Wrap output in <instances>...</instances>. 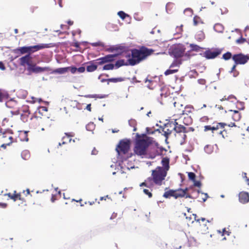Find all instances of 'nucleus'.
Instances as JSON below:
<instances>
[{"label": "nucleus", "instance_id": "nucleus-1", "mask_svg": "<svg viewBox=\"0 0 249 249\" xmlns=\"http://www.w3.org/2000/svg\"><path fill=\"white\" fill-rule=\"evenodd\" d=\"M151 175V177L147 178L144 182L141 184L140 186L150 188L153 185L152 181L156 185H161L162 181L165 179L167 172L162 167L158 166L155 170H152Z\"/></svg>", "mask_w": 249, "mask_h": 249}, {"label": "nucleus", "instance_id": "nucleus-2", "mask_svg": "<svg viewBox=\"0 0 249 249\" xmlns=\"http://www.w3.org/2000/svg\"><path fill=\"white\" fill-rule=\"evenodd\" d=\"M131 52V57L128 59V61L129 65L134 66L151 55L153 53L154 50L142 46L139 49H132Z\"/></svg>", "mask_w": 249, "mask_h": 249}, {"label": "nucleus", "instance_id": "nucleus-3", "mask_svg": "<svg viewBox=\"0 0 249 249\" xmlns=\"http://www.w3.org/2000/svg\"><path fill=\"white\" fill-rule=\"evenodd\" d=\"M150 143L147 137H142L137 134L134 149V153L138 156H145Z\"/></svg>", "mask_w": 249, "mask_h": 249}, {"label": "nucleus", "instance_id": "nucleus-4", "mask_svg": "<svg viewBox=\"0 0 249 249\" xmlns=\"http://www.w3.org/2000/svg\"><path fill=\"white\" fill-rule=\"evenodd\" d=\"M48 111V108L45 107H39L37 110L35 112V115L34 118H31L32 122L31 125L35 129L39 130L40 129L42 131L44 130V127L46 126L45 124L46 119L40 116H37V113L40 114L42 116L45 115L44 113Z\"/></svg>", "mask_w": 249, "mask_h": 249}, {"label": "nucleus", "instance_id": "nucleus-5", "mask_svg": "<svg viewBox=\"0 0 249 249\" xmlns=\"http://www.w3.org/2000/svg\"><path fill=\"white\" fill-rule=\"evenodd\" d=\"M214 129L213 133L215 135H217L219 136H221L223 138H225L228 137V133L225 129L226 126L232 127L235 126L234 123H231V124H228L225 123H213Z\"/></svg>", "mask_w": 249, "mask_h": 249}, {"label": "nucleus", "instance_id": "nucleus-6", "mask_svg": "<svg viewBox=\"0 0 249 249\" xmlns=\"http://www.w3.org/2000/svg\"><path fill=\"white\" fill-rule=\"evenodd\" d=\"M176 120L174 121L175 128L174 131L176 132L175 134V136L182 143L184 142L186 135L185 133L187 132L186 128L184 126L178 124L176 122Z\"/></svg>", "mask_w": 249, "mask_h": 249}, {"label": "nucleus", "instance_id": "nucleus-7", "mask_svg": "<svg viewBox=\"0 0 249 249\" xmlns=\"http://www.w3.org/2000/svg\"><path fill=\"white\" fill-rule=\"evenodd\" d=\"M130 147V141L127 139H123L119 142L116 150L118 155H124L128 152Z\"/></svg>", "mask_w": 249, "mask_h": 249}, {"label": "nucleus", "instance_id": "nucleus-8", "mask_svg": "<svg viewBox=\"0 0 249 249\" xmlns=\"http://www.w3.org/2000/svg\"><path fill=\"white\" fill-rule=\"evenodd\" d=\"M163 151H165L163 148L157 145L149 146L145 156L148 158L154 159L157 156L162 155Z\"/></svg>", "mask_w": 249, "mask_h": 249}, {"label": "nucleus", "instance_id": "nucleus-9", "mask_svg": "<svg viewBox=\"0 0 249 249\" xmlns=\"http://www.w3.org/2000/svg\"><path fill=\"white\" fill-rule=\"evenodd\" d=\"M0 141L1 142V147L5 148L13 142L12 133L9 132L2 133L0 132Z\"/></svg>", "mask_w": 249, "mask_h": 249}, {"label": "nucleus", "instance_id": "nucleus-10", "mask_svg": "<svg viewBox=\"0 0 249 249\" xmlns=\"http://www.w3.org/2000/svg\"><path fill=\"white\" fill-rule=\"evenodd\" d=\"M234 64L236 65L245 64L249 60V54L242 53L235 54L232 57Z\"/></svg>", "mask_w": 249, "mask_h": 249}, {"label": "nucleus", "instance_id": "nucleus-11", "mask_svg": "<svg viewBox=\"0 0 249 249\" xmlns=\"http://www.w3.org/2000/svg\"><path fill=\"white\" fill-rule=\"evenodd\" d=\"M197 222H198L199 226L197 227V232L200 234H205L209 233V227L207 223H209L208 220H206L204 218L197 219Z\"/></svg>", "mask_w": 249, "mask_h": 249}, {"label": "nucleus", "instance_id": "nucleus-12", "mask_svg": "<svg viewBox=\"0 0 249 249\" xmlns=\"http://www.w3.org/2000/svg\"><path fill=\"white\" fill-rule=\"evenodd\" d=\"M54 46V45L53 43H41L35 46H27L28 53L30 55L31 53L40 50H42L45 48H52Z\"/></svg>", "mask_w": 249, "mask_h": 249}, {"label": "nucleus", "instance_id": "nucleus-13", "mask_svg": "<svg viewBox=\"0 0 249 249\" xmlns=\"http://www.w3.org/2000/svg\"><path fill=\"white\" fill-rule=\"evenodd\" d=\"M185 51V47L182 45L175 46L172 50V53L176 58L181 57Z\"/></svg>", "mask_w": 249, "mask_h": 249}, {"label": "nucleus", "instance_id": "nucleus-14", "mask_svg": "<svg viewBox=\"0 0 249 249\" xmlns=\"http://www.w3.org/2000/svg\"><path fill=\"white\" fill-rule=\"evenodd\" d=\"M27 70L29 71L36 73L50 71V69L48 67H40L37 66L35 64H32V65H30L29 67H28Z\"/></svg>", "mask_w": 249, "mask_h": 249}, {"label": "nucleus", "instance_id": "nucleus-15", "mask_svg": "<svg viewBox=\"0 0 249 249\" xmlns=\"http://www.w3.org/2000/svg\"><path fill=\"white\" fill-rule=\"evenodd\" d=\"M175 128V123L174 122H170L167 123L164 125V127L163 128L162 131L164 133V135L166 138H168L169 135H170L172 131L174 130Z\"/></svg>", "mask_w": 249, "mask_h": 249}, {"label": "nucleus", "instance_id": "nucleus-16", "mask_svg": "<svg viewBox=\"0 0 249 249\" xmlns=\"http://www.w3.org/2000/svg\"><path fill=\"white\" fill-rule=\"evenodd\" d=\"M22 113L20 114L21 120L23 122L28 121L30 114H31L29 107L28 106H23L22 107Z\"/></svg>", "mask_w": 249, "mask_h": 249}, {"label": "nucleus", "instance_id": "nucleus-17", "mask_svg": "<svg viewBox=\"0 0 249 249\" xmlns=\"http://www.w3.org/2000/svg\"><path fill=\"white\" fill-rule=\"evenodd\" d=\"M220 53L221 51L220 50H216L215 51H211L210 50H208L205 51L203 53V56L207 59H213L216 57Z\"/></svg>", "mask_w": 249, "mask_h": 249}, {"label": "nucleus", "instance_id": "nucleus-18", "mask_svg": "<svg viewBox=\"0 0 249 249\" xmlns=\"http://www.w3.org/2000/svg\"><path fill=\"white\" fill-rule=\"evenodd\" d=\"M32 57L29 54H26V55L21 57L19 58V64L21 66H24L26 64L29 67L30 65H32L31 63Z\"/></svg>", "mask_w": 249, "mask_h": 249}, {"label": "nucleus", "instance_id": "nucleus-19", "mask_svg": "<svg viewBox=\"0 0 249 249\" xmlns=\"http://www.w3.org/2000/svg\"><path fill=\"white\" fill-rule=\"evenodd\" d=\"M239 200L243 203L245 204L249 202V194L245 191L241 192L239 194Z\"/></svg>", "mask_w": 249, "mask_h": 249}, {"label": "nucleus", "instance_id": "nucleus-20", "mask_svg": "<svg viewBox=\"0 0 249 249\" xmlns=\"http://www.w3.org/2000/svg\"><path fill=\"white\" fill-rule=\"evenodd\" d=\"M20 202L18 203V210L20 211H24L26 210L27 203L26 199L24 197H21V199L19 200Z\"/></svg>", "mask_w": 249, "mask_h": 249}, {"label": "nucleus", "instance_id": "nucleus-21", "mask_svg": "<svg viewBox=\"0 0 249 249\" xmlns=\"http://www.w3.org/2000/svg\"><path fill=\"white\" fill-rule=\"evenodd\" d=\"M28 131H20L18 132V139L21 142H28L29 140Z\"/></svg>", "mask_w": 249, "mask_h": 249}, {"label": "nucleus", "instance_id": "nucleus-22", "mask_svg": "<svg viewBox=\"0 0 249 249\" xmlns=\"http://www.w3.org/2000/svg\"><path fill=\"white\" fill-rule=\"evenodd\" d=\"M174 106L175 107V111L178 115H181L183 109V105L179 101H175L174 103Z\"/></svg>", "mask_w": 249, "mask_h": 249}, {"label": "nucleus", "instance_id": "nucleus-23", "mask_svg": "<svg viewBox=\"0 0 249 249\" xmlns=\"http://www.w3.org/2000/svg\"><path fill=\"white\" fill-rule=\"evenodd\" d=\"M6 195L11 199H12L14 201H16L17 200H19L21 199L22 196L20 193H17L16 191H14L13 194H11L9 193L6 194Z\"/></svg>", "mask_w": 249, "mask_h": 249}, {"label": "nucleus", "instance_id": "nucleus-24", "mask_svg": "<svg viewBox=\"0 0 249 249\" xmlns=\"http://www.w3.org/2000/svg\"><path fill=\"white\" fill-rule=\"evenodd\" d=\"M118 55V54H108L104 57H101L104 63L110 62L114 61L115 58Z\"/></svg>", "mask_w": 249, "mask_h": 249}, {"label": "nucleus", "instance_id": "nucleus-25", "mask_svg": "<svg viewBox=\"0 0 249 249\" xmlns=\"http://www.w3.org/2000/svg\"><path fill=\"white\" fill-rule=\"evenodd\" d=\"M175 198L182 197L185 196V191H183L182 189L175 190Z\"/></svg>", "mask_w": 249, "mask_h": 249}, {"label": "nucleus", "instance_id": "nucleus-26", "mask_svg": "<svg viewBox=\"0 0 249 249\" xmlns=\"http://www.w3.org/2000/svg\"><path fill=\"white\" fill-rule=\"evenodd\" d=\"M163 169L167 172L169 169V160L167 158H163L161 160Z\"/></svg>", "mask_w": 249, "mask_h": 249}, {"label": "nucleus", "instance_id": "nucleus-27", "mask_svg": "<svg viewBox=\"0 0 249 249\" xmlns=\"http://www.w3.org/2000/svg\"><path fill=\"white\" fill-rule=\"evenodd\" d=\"M14 52L15 53L19 54H23L26 53H28L27 46L18 48L15 49Z\"/></svg>", "mask_w": 249, "mask_h": 249}, {"label": "nucleus", "instance_id": "nucleus-28", "mask_svg": "<svg viewBox=\"0 0 249 249\" xmlns=\"http://www.w3.org/2000/svg\"><path fill=\"white\" fill-rule=\"evenodd\" d=\"M205 36L204 32L202 31H199L197 32L195 36V38L198 41H202L205 39Z\"/></svg>", "mask_w": 249, "mask_h": 249}, {"label": "nucleus", "instance_id": "nucleus-29", "mask_svg": "<svg viewBox=\"0 0 249 249\" xmlns=\"http://www.w3.org/2000/svg\"><path fill=\"white\" fill-rule=\"evenodd\" d=\"M90 65L87 67V71L88 72H92L97 70V65L92 61L89 62Z\"/></svg>", "mask_w": 249, "mask_h": 249}, {"label": "nucleus", "instance_id": "nucleus-30", "mask_svg": "<svg viewBox=\"0 0 249 249\" xmlns=\"http://www.w3.org/2000/svg\"><path fill=\"white\" fill-rule=\"evenodd\" d=\"M79 103L75 100H70L67 103V107L70 108L71 107L75 108H77Z\"/></svg>", "mask_w": 249, "mask_h": 249}, {"label": "nucleus", "instance_id": "nucleus-31", "mask_svg": "<svg viewBox=\"0 0 249 249\" xmlns=\"http://www.w3.org/2000/svg\"><path fill=\"white\" fill-rule=\"evenodd\" d=\"M193 109V107L192 106H186L185 107H183L182 112L181 113V115H188L192 112Z\"/></svg>", "mask_w": 249, "mask_h": 249}, {"label": "nucleus", "instance_id": "nucleus-32", "mask_svg": "<svg viewBox=\"0 0 249 249\" xmlns=\"http://www.w3.org/2000/svg\"><path fill=\"white\" fill-rule=\"evenodd\" d=\"M163 196L165 198H170L171 196L175 197V191L173 190H170L168 191H166Z\"/></svg>", "mask_w": 249, "mask_h": 249}, {"label": "nucleus", "instance_id": "nucleus-33", "mask_svg": "<svg viewBox=\"0 0 249 249\" xmlns=\"http://www.w3.org/2000/svg\"><path fill=\"white\" fill-rule=\"evenodd\" d=\"M107 84L108 85L109 82L113 83H117L122 82L124 80V79L122 77H118V78H111L109 79H107Z\"/></svg>", "mask_w": 249, "mask_h": 249}, {"label": "nucleus", "instance_id": "nucleus-34", "mask_svg": "<svg viewBox=\"0 0 249 249\" xmlns=\"http://www.w3.org/2000/svg\"><path fill=\"white\" fill-rule=\"evenodd\" d=\"M236 66H237V65L236 64H234V65L232 67L231 71H230V72L231 73H232V75L235 77H237L239 74V72L236 69Z\"/></svg>", "mask_w": 249, "mask_h": 249}, {"label": "nucleus", "instance_id": "nucleus-35", "mask_svg": "<svg viewBox=\"0 0 249 249\" xmlns=\"http://www.w3.org/2000/svg\"><path fill=\"white\" fill-rule=\"evenodd\" d=\"M66 136L63 137V142L62 143V144H65L67 142V141H68L69 142H70L71 141V137H72V135L71 134H68V133H66Z\"/></svg>", "mask_w": 249, "mask_h": 249}, {"label": "nucleus", "instance_id": "nucleus-36", "mask_svg": "<svg viewBox=\"0 0 249 249\" xmlns=\"http://www.w3.org/2000/svg\"><path fill=\"white\" fill-rule=\"evenodd\" d=\"M241 118V114L238 111L234 110L233 114L232 115V119L235 121H238L240 120Z\"/></svg>", "mask_w": 249, "mask_h": 249}, {"label": "nucleus", "instance_id": "nucleus-37", "mask_svg": "<svg viewBox=\"0 0 249 249\" xmlns=\"http://www.w3.org/2000/svg\"><path fill=\"white\" fill-rule=\"evenodd\" d=\"M190 47L191 48V51H195V52H199L201 50L203 49V48L200 47L198 45L195 44H191L190 45Z\"/></svg>", "mask_w": 249, "mask_h": 249}, {"label": "nucleus", "instance_id": "nucleus-38", "mask_svg": "<svg viewBox=\"0 0 249 249\" xmlns=\"http://www.w3.org/2000/svg\"><path fill=\"white\" fill-rule=\"evenodd\" d=\"M69 68L67 67L58 68L54 71V72L63 74L68 71Z\"/></svg>", "mask_w": 249, "mask_h": 249}, {"label": "nucleus", "instance_id": "nucleus-39", "mask_svg": "<svg viewBox=\"0 0 249 249\" xmlns=\"http://www.w3.org/2000/svg\"><path fill=\"white\" fill-rule=\"evenodd\" d=\"M129 125L133 128V131H135L137 130V122L135 120L131 119L128 122Z\"/></svg>", "mask_w": 249, "mask_h": 249}, {"label": "nucleus", "instance_id": "nucleus-40", "mask_svg": "<svg viewBox=\"0 0 249 249\" xmlns=\"http://www.w3.org/2000/svg\"><path fill=\"white\" fill-rule=\"evenodd\" d=\"M125 65H127V64H126L125 63L124 60L123 59L119 60L117 61L115 63V66L117 68H119L121 66H123Z\"/></svg>", "mask_w": 249, "mask_h": 249}, {"label": "nucleus", "instance_id": "nucleus-41", "mask_svg": "<svg viewBox=\"0 0 249 249\" xmlns=\"http://www.w3.org/2000/svg\"><path fill=\"white\" fill-rule=\"evenodd\" d=\"M181 64V60L180 59H178L177 58L175 59L172 63L171 64L170 68H173L175 66H178L180 65Z\"/></svg>", "mask_w": 249, "mask_h": 249}, {"label": "nucleus", "instance_id": "nucleus-42", "mask_svg": "<svg viewBox=\"0 0 249 249\" xmlns=\"http://www.w3.org/2000/svg\"><path fill=\"white\" fill-rule=\"evenodd\" d=\"M232 56L231 53L228 52L223 54L222 58L225 60H228L232 58Z\"/></svg>", "mask_w": 249, "mask_h": 249}, {"label": "nucleus", "instance_id": "nucleus-43", "mask_svg": "<svg viewBox=\"0 0 249 249\" xmlns=\"http://www.w3.org/2000/svg\"><path fill=\"white\" fill-rule=\"evenodd\" d=\"M201 22L200 18L197 16H196L193 18L194 25L195 26L197 25L199 23Z\"/></svg>", "mask_w": 249, "mask_h": 249}, {"label": "nucleus", "instance_id": "nucleus-44", "mask_svg": "<svg viewBox=\"0 0 249 249\" xmlns=\"http://www.w3.org/2000/svg\"><path fill=\"white\" fill-rule=\"evenodd\" d=\"M114 68V65L113 64H108L104 65L103 69L104 70H111Z\"/></svg>", "mask_w": 249, "mask_h": 249}, {"label": "nucleus", "instance_id": "nucleus-45", "mask_svg": "<svg viewBox=\"0 0 249 249\" xmlns=\"http://www.w3.org/2000/svg\"><path fill=\"white\" fill-rule=\"evenodd\" d=\"M204 130L205 131H207L209 130H211L213 133V129H214V126H213V123L212 124V125H205L204 126Z\"/></svg>", "mask_w": 249, "mask_h": 249}, {"label": "nucleus", "instance_id": "nucleus-46", "mask_svg": "<svg viewBox=\"0 0 249 249\" xmlns=\"http://www.w3.org/2000/svg\"><path fill=\"white\" fill-rule=\"evenodd\" d=\"M118 15L122 19H125L126 17H129L127 14H125L124 12L122 11H119L118 13Z\"/></svg>", "mask_w": 249, "mask_h": 249}, {"label": "nucleus", "instance_id": "nucleus-47", "mask_svg": "<svg viewBox=\"0 0 249 249\" xmlns=\"http://www.w3.org/2000/svg\"><path fill=\"white\" fill-rule=\"evenodd\" d=\"M178 71V69H176V70H170V69H169V70H166L165 71L164 74L165 75H168L173 74V73H174L175 72H177Z\"/></svg>", "mask_w": 249, "mask_h": 249}, {"label": "nucleus", "instance_id": "nucleus-48", "mask_svg": "<svg viewBox=\"0 0 249 249\" xmlns=\"http://www.w3.org/2000/svg\"><path fill=\"white\" fill-rule=\"evenodd\" d=\"M188 176L189 179L192 180L193 181H195L196 179V175L193 172H188Z\"/></svg>", "mask_w": 249, "mask_h": 249}, {"label": "nucleus", "instance_id": "nucleus-49", "mask_svg": "<svg viewBox=\"0 0 249 249\" xmlns=\"http://www.w3.org/2000/svg\"><path fill=\"white\" fill-rule=\"evenodd\" d=\"M94 63L95 65H97V67H98V65H101L104 64L101 58H99L96 59L95 60V62Z\"/></svg>", "mask_w": 249, "mask_h": 249}, {"label": "nucleus", "instance_id": "nucleus-50", "mask_svg": "<svg viewBox=\"0 0 249 249\" xmlns=\"http://www.w3.org/2000/svg\"><path fill=\"white\" fill-rule=\"evenodd\" d=\"M143 192L144 193L147 195L149 197H151L152 196V193L149 191V190L148 189H143Z\"/></svg>", "mask_w": 249, "mask_h": 249}, {"label": "nucleus", "instance_id": "nucleus-51", "mask_svg": "<svg viewBox=\"0 0 249 249\" xmlns=\"http://www.w3.org/2000/svg\"><path fill=\"white\" fill-rule=\"evenodd\" d=\"M67 68H69L72 73H75L77 71V68L75 67H68Z\"/></svg>", "mask_w": 249, "mask_h": 249}, {"label": "nucleus", "instance_id": "nucleus-52", "mask_svg": "<svg viewBox=\"0 0 249 249\" xmlns=\"http://www.w3.org/2000/svg\"><path fill=\"white\" fill-rule=\"evenodd\" d=\"M194 182V185L196 187H200L201 186V183L199 181H196V179Z\"/></svg>", "mask_w": 249, "mask_h": 249}, {"label": "nucleus", "instance_id": "nucleus-53", "mask_svg": "<svg viewBox=\"0 0 249 249\" xmlns=\"http://www.w3.org/2000/svg\"><path fill=\"white\" fill-rule=\"evenodd\" d=\"M202 195L204 196L202 197V198H201L202 199V202H205L207 200V198L208 197V194H206V193H205V194L202 193Z\"/></svg>", "mask_w": 249, "mask_h": 249}, {"label": "nucleus", "instance_id": "nucleus-54", "mask_svg": "<svg viewBox=\"0 0 249 249\" xmlns=\"http://www.w3.org/2000/svg\"><path fill=\"white\" fill-rule=\"evenodd\" d=\"M85 71V68L84 67H81L79 68H77V71H78L80 73H82L84 72Z\"/></svg>", "mask_w": 249, "mask_h": 249}, {"label": "nucleus", "instance_id": "nucleus-55", "mask_svg": "<svg viewBox=\"0 0 249 249\" xmlns=\"http://www.w3.org/2000/svg\"><path fill=\"white\" fill-rule=\"evenodd\" d=\"M16 102L15 101H14V100H11V101H8L7 103H6V105L7 107H10V106L13 104H16Z\"/></svg>", "mask_w": 249, "mask_h": 249}, {"label": "nucleus", "instance_id": "nucleus-56", "mask_svg": "<svg viewBox=\"0 0 249 249\" xmlns=\"http://www.w3.org/2000/svg\"><path fill=\"white\" fill-rule=\"evenodd\" d=\"M200 120L201 122H208L209 118L207 116H204L201 118Z\"/></svg>", "mask_w": 249, "mask_h": 249}, {"label": "nucleus", "instance_id": "nucleus-57", "mask_svg": "<svg viewBox=\"0 0 249 249\" xmlns=\"http://www.w3.org/2000/svg\"><path fill=\"white\" fill-rule=\"evenodd\" d=\"M107 198L110 199V197L108 196V195H107L106 196L101 197L100 198V200H101V201H102L103 200H106L107 199Z\"/></svg>", "mask_w": 249, "mask_h": 249}, {"label": "nucleus", "instance_id": "nucleus-58", "mask_svg": "<svg viewBox=\"0 0 249 249\" xmlns=\"http://www.w3.org/2000/svg\"><path fill=\"white\" fill-rule=\"evenodd\" d=\"M198 82L201 85H204L206 83V81L203 79H200L198 80Z\"/></svg>", "mask_w": 249, "mask_h": 249}, {"label": "nucleus", "instance_id": "nucleus-59", "mask_svg": "<svg viewBox=\"0 0 249 249\" xmlns=\"http://www.w3.org/2000/svg\"><path fill=\"white\" fill-rule=\"evenodd\" d=\"M9 121V120L8 119H7L6 118H3L2 119V125H6V123H7Z\"/></svg>", "mask_w": 249, "mask_h": 249}, {"label": "nucleus", "instance_id": "nucleus-60", "mask_svg": "<svg viewBox=\"0 0 249 249\" xmlns=\"http://www.w3.org/2000/svg\"><path fill=\"white\" fill-rule=\"evenodd\" d=\"M246 39L244 38H241L237 40V42L239 43H243L246 41Z\"/></svg>", "mask_w": 249, "mask_h": 249}, {"label": "nucleus", "instance_id": "nucleus-61", "mask_svg": "<svg viewBox=\"0 0 249 249\" xmlns=\"http://www.w3.org/2000/svg\"><path fill=\"white\" fill-rule=\"evenodd\" d=\"M23 193H24L26 196L28 195H30V190L29 189H26L25 191H23Z\"/></svg>", "mask_w": 249, "mask_h": 249}, {"label": "nucleus", "instance_id": "nucleus-62", "mask_svg": "<svg viewBox=\"0 0 249 249\" xmlns=\"http://www.w3.org/2000/svg\"><path fill=\"white\" fill-rule=\"evenodd\" d=\"M0 69L1 70H4L5 69V67L2 62H0Z\"/></svg>", "mask_w": 249, "mask_h": 249}, {"label": "nucleus", "instance_id": "nucleus-63", "mask_svg": "<svg viewBox=\"0 0 249 249\" xmlns=\"http://www.w3.org/2000/svg\"><path fill=\"white\" fill-rule=\"evenodd\" d=\"M56 200V197L55 195H52V197H51V201L52 202H54L55 200Z\"/></svg>", "mask_w": 249, "mask_h": 249}, {"label": "nucleus", "instance_id": "nucleus-64", "mask_svg": "<svg viewBox=\"0 0 249 249\" xmlns=\"http://www.w3.org/2000/svg\"><path fill=\"white\" fill-rule=\"evenodd\" d=\"M0 206L3 208H5L7 206V204L5 203H0Z\"/></svg>", "mask_w": 249, "mask_h": 249}]
</instances>
